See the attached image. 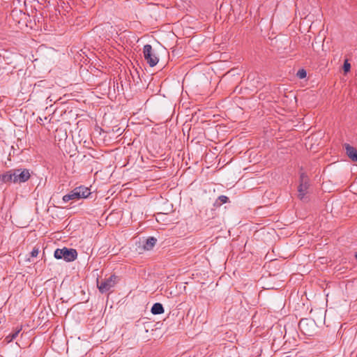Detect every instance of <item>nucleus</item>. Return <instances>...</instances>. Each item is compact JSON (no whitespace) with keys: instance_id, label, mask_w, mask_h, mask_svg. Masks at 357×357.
Returning <instances> with one entry per match:
<instances>
[{"instance_id":"obj_1","label":"nucleus","mask_w":357,"mask_h":357,"mask_svg":"<svg viewBox=\"0 0 357 357\" xmlns=\"http://www.w3.org/2000/svg\"><path fill=\"white\" fill-rule=\"evenodd\" d=\"M91 195L90 189L84 185L76 187L68 194L65 195L62 199L63 202H68L70 200H79L80 199L87 198Z\"/></svg>"},{"instance_id":"obj_2","label":"nucleus","mask_w":357,"mask_h":357,"mask_svg":"<svg viewBox=\"0 0 357 357\" xmlns=\"http://www.w3.org/2000/svg\"><path fill=\"white\" fill-rule=\"evenodd\" d=\"M310 187V179L305 173L302 172L300 174L299 185L298 186V197L303 202H306Z\"/></svg>"},{"instance_id":"obj_3","label":"nucleus","mask_w":357,"mask_h":357,"mask_svg":"<svg viewBox=\"0 0 357 357\" xmlns=\"http://www.w3.org/2000/svg\"><path fill=\"white\" fill-rule=\"evenodd\" d=\"M54 255L57 259H63L66 261L70 262L77 259V252L75 249L64 247L61 249H56Z\"/></svg>"},{"instance_id":"obj_4","label":"nucleus","mask_w":357,"mask_h":357,"mask_svg":"<svg viewBox=\"0 0 357 357\" xmlns=\"http://www.w3.org/2000/svg\"><path fill=\"white\" fill-rule=\"evenodd\" d=\"M119 280V277L114 274L110 275L108 278L100 281L98 279L97 287L100 293H107L117 284Z\"/></svg>"},{"instance_id":"obj_5","label":"nucleus","mask_w":357,"mask_h":357,"mask_svg":"<svg viewBox=\"0 0 357 357\" xmlns=\"http://www.w3.org/2000/svg\"><path fill=\"white\" fill-rule=\"evenodd\" d=\"M144 56L146 62L151 67H153L157 65L159 61V59L153 52L152 46L149 44H146L143 48Z\"/></svg>"},{"instance_id":"obj_6","label":"nucleus","mask_w":357,"mask_h":357,"mask_svg":"<svg viewBox=\"0 0 357 357\" xmlns=\"http://www.w3.org/2000/svg\"><path fill=\"white\" fill-rule=\"evenodd\" d=\"M13 171L14 183H21L27 181L30 176L29 170L27 169H15Z\"/></svg>"},{"instance_id":"obj_7","label":"nucleus","mask_w":357,"mask_h":357,"mask_svg":"<svg viewBox=\"0 0 357 357\" xmlns=\"http://www.w3.org/2000/svg\"><path fill=\"white\" fill-rule=\"evenodd\" d=\"M347 155L353 161L357 162V150L351 145L346 144L344 145Z\"/></svg>"},{"instance_id":"obj_8","label":"nucleus","mask_w":357,"mask_h":357,"mask_svg":"<svg viewBox=\"0 0 357 357\" xmlns=\"http://www.w3.org/2000/svg\"><path fill=\"white\" fill-rule=\"evenodd\" d=\"M309 324H311L312 326H314V323L312 321H310L308 319H301L299 321L298 326L300 329L303 331V333L305 335H310V330L307 328Z\"/></svg>"},{"instance_id":"obj_9","label":"nucleus","mask_w":357,"mask_h":357,"mask_svg":"<svg viewBox=\"0 0 357 357\" xmlns=\"http://www.w3.org/2000/svg\"><path fill=\"white\" fill-rule=\"evenodd\" d=\"M0 182L7 183L8 182L14 183L13 171L9 170L2 174H0Z\"/></svg>"},{"instance_id":"obj_10","label":"nucleus","mask_w":357,"mask_h":357,"mask_svg":"<svg viewBox=\"0 0 357 357\" xmlns=\"http://www.w3.org/2000/svg\"><path fill=\"white\" fill-rule=\"evenodd\" d=\"M157 239L154 237H149L146 239L143 245V249L144 250H151L156 244Z\"/></svg>"},{"instance_id":"obj_11","label":"nucleus","mask_w":357,"mask_h":357,"mask_svg":"<svg viewBox=\"0 0 357 357\" xmlns=\"http://www.w3.org/2000/svg\"><path fill=\"white\" fill-rule=\"evenodd\" d=\"M151 312L153 314H161L164 312V307L160 303H155L153 305Z\"/></svg>"},{"instance_id":"obj_12","label":"nucleus","mask_w":357,"mask_h":357,"mask_svg":"<svg viewBox=\"0 0 357 357\" xmlns=\"http://www.w3.org/2000/svg\"><path fill=\"white\" fill-rule=\"evenodd\" d=\"M229 198L225 195H220L218 197L217 200L215 201L214 205L216 206H220L223 204H225L228 202Z\"/></svg>"},{"instance_id":"obj_13","label":"nucleus","mask_w":357,"mask_h":357,"mask_svg":"<svg viewBox=\"0 0 357 357\" xmlns=\"http://www.w3.org/2000/svg\"><path fill=\"white\" fill-rule=\"evenodd\" d=\"M296 76L299 78V79H304L307 76V73H306V70H304V69H300L297 73H296Z\"/></svg>"},{"instance_id":"obj_14","label":"nucleus","mask_w":357,"mask_h":357,"mask_svg":"<svg viewBox=\"0 0 357 357\" xmlns=\"http://www.w3.org/2000/svg\"><path fill=\"white\" fill-rule=\"evenodd\" d=\"M351 64L349 63L348 60H345L343 65V70L345 73L350 71Z\"/></svg>"},{"instance_id":"obj_15","label":"nucleus","mask_w":357,"mask_h":357,"mask_svg":"<svg viewBox=\"0 0 357 357\" xmlns=\"http://www.w3.org/2000/svg\"><path fill=\"white\" fill-rule=\"evenodd\" d=\"M21 331V328L15 331L14 333L10 334L7 338H10V340L9 341H12L14 339H15L17 337V336L18 335L19 333Z\"/></svg>"},{"instance_id":"obj_16","label":"nucleus","mask_w":357,"mask_h":357,"mask_svg":"<svg viewBox=\"0 0 357 357\" xmlns=\"http://www.w3.org/2000/svg\"><path fill=\"white\" fill-rule=\"evenodd\" d=\"M38 255V249H33L31 252V257H37V255Z\"/></svg>"},{"instance_id":"obj_17","label":"nucleus","mask_w":357,"mask_h":357,"mask_svg":"<svg viewBox=\"0 0 357 357\" xmlns=\"http://www.w3.org/2000/svg\"><path fill=\"white\" fill-rule=\"evenodd\" d=\"M355 258L357 259V252L355 254Z\"/></svg>"}]
</instances>
